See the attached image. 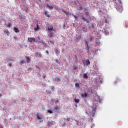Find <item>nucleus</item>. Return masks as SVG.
Returning <instances> with one entry per match:
<instances>
[{"instance_id": "f257e3e1", "label": "nucleus", "mask_w": 128, "mask_h": 128, "mask_svg": "<svg viewBox=\"0 0 128 128\" xmlns=\"http://www.w3.org/2000/svg\"><path fill=\"white\" fill-rule=\"evenodd\" d=\"M119 4H117L116 3H114V6H116V10L118 12H122V1L120 0H118Z\"/></svg>"}, {"instance_id": "f03ea898", "label": "nucleus", "mask_w": 128, "mask_h": 128, "mask_svg": "<svg viewBox=\"0 0 128 128\" xmlns=\"http://www.w3.org/2000/svg\"><path fill=\"white\" fill-rule=\"evenodd\" d=\"M28 42H30V44H34V42H36V40L34 38H30L28 37Z\"/></svg>"}, {"instance_id": "7ed1b4c3", "label": "nucleus", "mask_w": 128, "mask_h": 128, "mask_svg": "<svg viewBox=\"0 0 128 128\" xmlns=\"http://www.w3.org/2000/svg\"><path fill=\"white\" fill-rule=\"evenodd\" d=\"M81 96L84 98H88V92H84V94H82Z\"/></svg>"}, {"instance_id": "20e7f679", "label": "nucleus", "mask_w": 128, "mask_h": 128, "mask_svg": "<svg viewBox=\"0 0 128 128\" xmlns=\"http://www.w3.org/2000/svg\"><path fill=\"white\" fill-rule=\"evenodd\" d=\"M81 18H82V20H83V22H86L87 24H90V20L88 18H86L84 17V15H81Z\"/></svg>"}, {"instance_id": "39448f33", "label": "nucleus", "mask_w": 128, "mask_h": 128, "mask_svg": "<svg viewBox=\"0 0 128 128\" xmlns=\"http://www.w3.org/2000/svg\"><path fill=\"white\" fill-rule=\"evenodd\" d=\"M48 32L52 31V32H56V30H54V28H52V26H48Z\"/></svg>"}, {"instance_id": "423d86ee", "label": "nucleus", "mask_w": 128, "mask_h": 128, "mask_svg": "<svg viewBox=\"0 0 128 128\" xmlns=\"http://www.w3.org/2000/svg\"><path fill=\"white\" fill-rule=\"evenodd\" d=\"M48 34V36L50 38H52L54 36V33L52 32H49Z\"/></svg>"}, {"instance_id": "0eeeda50", "label": "nucleus", "mask_w": 128, "mask_h": 128, "mask_svg": "<svg viewBox=\"0 0 128 128\" xmlns=\"http://www.w3.org/2000/svg\"><path fill=\"white\" fill-rule=\"evenodd\" d=\"M103 32L106 36H108V34H110V32H108V30L106 29H104Z\"/></svg>"}, {"instance_id": "6e6552de", "label": "nucleus", "mask_w": 128, "mask_h": 128, "mask_svg": "<svg viewBox=\"0 0 128 128\" xmlns=\"http://www.w3.org/2000/svg\"><path fill=\"white\" fill-rule=\"evenodd\" d=\"M4 34L7 36H10V31L8 30H4Z\"/></svg>"}, {"instance_id": "1a4fd4ad", "label": "nucleus", "mask_w": 128, "mask_h": 128, "mask_svg": "<svg viewBox=\"0 0 128 128\" xmlns=\"http://www.w3.org/2000/svg\"><path fill=\"white\" fill-rule=\"evenodd\" d=\"M85 62L86 66H88V64H90V60H88V59H86Z\"/></svg>"}, {"instance_id": "9d476101", "label": "nucleus", "mask_w": 128, "mask_h": 128, "mask_svg": "<svg viewBox=\"0 0 128 128\" xmlns=\"http://www.w3.org/2000/svg\"><path fill=\"white\" fill-rule=\"evenodd\" d=\"M14 30L15 32H20V30H18V28L14 27Z\"/></svg>"}, {"instance_id": "9b49d317", "label": "nucleus", "mask_w": 128, "mask_h": 128, "mask_svg": "<svg viewBox=\"0 0 128 128\" xmlns=\"http://www.w3.org/2000/svg\"><path fill=\"white\" fill-rule=\"evenodd\" d=\"M86 44L85 45L86 46V50H90V46H88V42H86Z\"/></svg>"}, {"instance_id": "f8f14e48", "label": "nucleus", "mask_w": 128, "mask_h": 128, "mask_svg": "<svg viewBox=\"0 0 128 128\" xmlns=\"http://www.w3.org/2000/svg\"><path fill=\"white\" fill-rule=\"evenodd\" d=\"M30 56H26V62H28V64L30 62Z\"/></svg>"}, {"instance_id": "ddd939ff", "label": "nucleus", "mask_w": 128, "mask_h": 128, "mask_svg": "<svg viewBox=\"0 0 128 128\" xmlns=\"http://www.w3.org/2000/svg\"><path fill=\"white\" fill-rule=\"evenodd\" d=\"M44 14L47 18H50V15L48 14V11H45Z\"/></svg>"}, {"instance_id": "4468645a", "label": "nucleus", "mask_w": 128, "mask_h": 128, "mask_svg": "<svg viewBox=\"0 0 128 128\" xmlns=\"http://www.w3.org/2000/svg\"><path fill=\"white\" fill-rule=\"evenodd\" d=\"M35 56L38 58H42V55L38 52L35 54Z\"/></svg>"}, {"instance_id": "2eb2a0df", "label": "nucleus", "mask_w": 128, "mask_h": 128, "mask_svg": "<svg viewBox=\"0 0 128 128\" xmlns=\"http://www.w3.org/2000/svg\"><path fill=\"white\" fill-rule=\"evenodd\" d=\"M46 6L50 10H52L54 8V6H50L48 4H46Z\"/></svg>"}, {"instance_id": "dca6fc26", "label": "nucleus", "mask_w": 128, "mask_h": 128, "mask_svg": "<svg viewBox=\"0 0 128 128\" xmlns=\"http://www.w3.org/2000/svg\"><path fill=\"white\" fill-rule=\"evenodd\" d=\"M46 44V42H44V41L42 40H40L38 42V44Z\"/></svg>"}, {"instance_id": "f3484780", "label": "nucleus", "mask_w": 128, "mask_h": 128, "mask_svg": "<svg viewBox=\"0 0 128 128\" xmlns=\"http://www.w3.org/2000/svg\"><path fill=\"white\" fill-rule=\"evenodd\" d=\"M38 28H40L38 24H36V26L34 28V30H38Z\"/></svg>"}, {"instance_id": "a211bd4d", "label": "nucleus", "mask_w": 128, "mask_h": 128, "mask_svg": "<svg viewBox=\"0 0 128 128\" xmlns=\"http://www.w3.org/2000/svg\"><path fill=\"white\" fill-rule=\"evenodd\" d=\"M6 26L8 28H12V23L8 22V24H6Z\"/></svg>"}, {"instance_id": "6ab92c4d", "label": "nucleus", "mask_w": 128, "mask_h": 128, "mask_svg": "<svg viewBox=\"0 0 128 128\" xmlns=\"http://www.w3.org/2000/svg\"><path fill=\"white\" fill-rule=\"evenodd\" d=\"M72 120H74L75 122V124H76V126H78V120H76L75 119H72Z\"/></svg>"}, {"instance_id": "aec40b11", "label": "nucleus", "mask_w": 128, "mask_h": 128, "mask_svg": "<svg viewBox=\"0 0 128 128\" xmlns=\"http://www.w3.org/2000/svg\"><path fill=\"white\" fill-rule=\"evenodd\" d=\"M54 110H60V107L58 106H55Z\"/></svg>"}, {"instance_id": "412c9836", "label": "nucleus", "mask_w": 128, "mask_h": 128, "mask_svg": "<svg viewBox=\"0 0 128 128\" xmlns=\"http://www.w3.org/2000/svg\"><path fill=\"white\" fill-rule=\"evenodd\" d=\"M74 102L76 104H78V102H80V99H76V98H75Z\"/></svg>"}, {"instance_id": "4be33fe9", "label": "nucleus", "mask_w": 128, "mask_h": 128, "mask_svg": "<svg viewBox=\"0 0 128 128\" xmlns=\"http://www.w3.org/2000/svg\"><path fill=\"white\" fill-rule=\"evenodd\" d=\"M60 80V79L59 78H55V82H58Z\"/></svg>"}, {"instance_id": "5701e85b", "label": "nucleus", "mask_w": 128, "mask_h": 128, "mask_svg": "<svg viewBox=\"0 0 128 128\" xmlns=\"http://www.w3.org/2000/svg\"><path fill=\"white\" fill-rule=\"evenodd\" d=\"M84 78H88V74H84Z\"/></svg>"}, {"instance_id": "b1692460", "label": "nucleus", "mask_w": 128, "mask_h": 128, "mask_svg": "<svg viewBox=\"0 0 128 128\" xmlns=\"http://www.w3.org/2000/svg\"><path fill=\"white\" fill-rule=\"evenodd\" d=\"M24 62H26V60H22L20 62V64H24Z\"/></svg>"}, {"instance_id": "393cba45", "label": "nucleus", "mask_w": 128, "mask_h": 128, "mask_svg": "<svg viewBox=\"0 0 128 128\" xmlns=\"http://www.w3.org/2000/svg\"><path fill=\"white\" fill-rule=\"evenodd\" d=\"M85 14H86V16H89V18H90V13L88 12H85Z\"/></svg>"}, {"instance_id": "a878e982", "label": "nucleus", "mask_w": 128, "mask_h": 128, "mask_svg": "<svg viewBox=\"0 0 128 128\" xmlns=\"http://www.w3.org/2000/svg\"><path fill=\"white\" fill-rule=\"evenodd\" d=\"M73 68H74V70H78V66H76V64H74L73 66Z\"/></svg>"}, {"instance_id": "bb28decb", "label": "nucleus", "mask_w": 128, "mask_h": 128, "mask_svg": "<svg viewBox=\"0 0 128 128\" xmlns=\"http://www.w3.org/2000/svg\"><path fill=\"white\" fill-rule=\"evenodd\" d=\"M62 10L64 12H65L66 14H68V12L66 11H65L64 10L62 9Z\"/></svg>"}, {"instance_id": "cd10ccee", "label": "nucleus", "mask_w": 128, "mask_h": 128, "mask_svg": "<svg viewBox=\"0 0 128 128\" xmlns=\"http://www.w3.org/2000/svg\"><path fill=\"white\" fill-rule=\"evenodd\" d=\"M8 66H10V68L12 67V62H9L8 64Z\"/></svg>"}, {"instance_id": "c85d7f7f", "label": "nucleus", "mask_w": 128, "mask_h": 128, "mask_svg": "<svg viewBox=\"0 0 128 128\" xmlns=\"http://www.w3.org/2000/svg\"><path fill=\"white\" fill-rule=\"evenodd\" d=\"M50 44H54V42L50 41Z\"/></svg>"}, {"instance_id": "c756f323", "label": "nucleus", "mask_w": 128, "mask_h": 128, "mask_svg": "<svg viewBox=\"0 0 128 128\" xmlns=\"http://www.w3.org/2000/svg\"><path fill=\"white\" fill-rule=\"evenodd\" d=\"M48 112H49V114H52V110H48Z\"/></svg>"}, {"instance_id": "7c9ffc66", "label": "nucleus", "mask_w": 128, "mask_h": 128, "mask_svg": "<svg viewBox=\"0 0 128 128\" xmlns=\"http://www.w3.org/2000/svg\"><path fill=\"white\" fill-rule=\"evenodd\" d=\"M77 88H78V86H80V84L78 83H76L75 84Z\"/></svg>"}, {"instance_id": "2f4dec72", "label": "nucleus", "mask_w": 128, "mask_h": 128, "mask_svg": "<svg viewBox=\"0 0 128 128\" xmlns=\"http://www.w3.org/2000/svg\"><path fill=\"white\" fill-rule=\"evenodd\" d=\"M51 88H52V92H54V88H55L54 86H52Z\"/></svg>"}, {"instance_id": "473e14b6", "label": "nucleus", "mask_w": 128, "mask_h": 128, "mask_svg": "<svg viewBox=\"0 0 128 128\" xmlns=\"http://www.w3.org/2000/svg\"><path fill=\"white\" fill-rule=\"evenodd\" d=\"M65 120H67V122H70V118H66V119Z\"/></svg>"}, {"instance_id": "72a5a7b5", "label": "nucleus", "mask_w": 128, "mask_h": 128, "mask_svg": "<svg viewBox=\"0 0 128 128\" xmlns=\"http://www.w3.org/2000/svg\"><path fill=\"white\" fill-rule=\"evenodd\" d=\"M124 26H126V28H128V23H126V22H124Z\"/></svg>"}, {"instance_id": "f704fd0d", "label": "nucleus", "mask_w": 128, "mask_h": 128, "mask_svg": "<svg viewBox=\"0 0 128 128\" xmlns=\"http://www.w3.org/2000/svg\"><path fill=\"white\" fill-rule=\"evenodd\" d=\"M14 40H18V38L16 37V36H14Z\"/></svg>"}, {"instance_id": "c9c22d12", "label": "nucleus", "mask_w": 128, "mask_h": 128, "mask_svg": "<svg viewBox=\"0 0 128 128\" xmlns=\"http://www.w3.org/2000/svg\"><path fill=\"white\" fill-rule=\"evenodd\" d=\"M37 118L38 120H40V116L38 114H37Z\"/></svg>"}, {"instance_id": "e433bc0d", "label": "nucleus", "mask_w": 128, "mask_h": 128, "mask_svg": "<svg viewBox=\"0 0 128 128\" xmlns=\"http://www.w3.org/2000/svg\"><path fill=\"white\" fill-rule=\"evenodd\" d=\"M87 53L88 54H90V49H88L86 50Z\"/></svg>"}, {"instance_id": "4c0bfd02", "label": "nucleus", "mask_w": 128, "mask_h": 128, "mask_svg": "<svg viewBox=\"0 0 128 128\" xmlns=\"http://www.w3.org/2000/svg\"><path fill=\"white\" fill-rule=\"evenodd\" d=\"M74 18H76H76H78V16H76V15H74Z\"/></svg>"}, {"instance_id": "58836bf2", "label": "nucleus", "mask_w": 128, "mask_h": 128, "mask_svg": "<svg viewBox=\"0 0 128 128\" xmlns=\"http://www.w3.org/2000/svg\"><path fill=\"white\" fill-rule=\"evenodd\" d=\"M43 78H46V75H44L43 76H42Z\"/></svg>"}, {"instance_id": "ea45409f", "label": "nucleus", "mask_w": 128, "mask_h": 128, "mask_svg": "<svg viewBox=\"0 0 128 128\" xmlns=\"http://www.w3.org/2000/svg\"><path fill=\"white\" fill-rule=\"evenodd\" d=\"M46 54H49V52H48V50H46Z\"/></svg>"}, {"instance_id": "a19ab883", "label": "nucleus", "mask_w": 128, "mask_h": 128, "mask_svg": "<svg viewBox=\"0 0 128 128\" xmlns=\"http://www.w3.org/2000/svg\"><path fill=\"white\" fill-rule=\"evenodd\" d=\"M50 124H52V122H49L48 123V125L50 126Z\"/></svg>"}, {"instance_id": "79ce46f5", "label": "nucleus", "mask_w": 128, "mask_h": 128, "mask_svg": "<svg viewBox=\"0 0 128 128\" xmlns=\"http://www.w3.org/2000/svg\"><path fill=\"white\" fill-rule=\"evenodd\" d=\"M2 94L0 93V98H2Z\"/></svg>"}, {"instance_id": "37998d69", "label": "nucleus", "mask_w": 128, "mask_h": 128, "mask_svg": "<svg viewBox=\"0 0 128 128\" xmlns=\"http://www.w3.org/2000/svg\"><path fill=\"white\" fill-rule=\"evenodd\" d=\"M36 67L37 68H39V70H40V67H38V66H36Z\"/></svg>"}, {"instance_id": "c03bdc74", "label": "nucleus", "mask_w": 128, "mask_h": 128, "mask_svg": "<svg viewBox=\"0 0 128 128\" xmlns=\"http://www.w3.org/2000/svg\"><path fill=\"white\" fill-rule=\"evenodd\" d=\"M44 122V120H40V122Z\"/></svg>"}, {"instance_id": "a18cd8bd", "label": "nucleus", "mask_w": 128, "mask_h": 128, "mask_svg": "<svg viewBox=\"0 0 128 128\" xmlns=\"http://www.w3.org/2000/svg\"><path fill=\"white\" fill-rule=\"evenodd\" d=\"M58 100H57L56 101V104H58Z\"/></svg>"}, {"instance_id": "49530a36", "label": "nucleus", "mask_w": 128, "mask_h": 128, "mask_svg": "<svg viewBox=\"0 0 128 128\" xmlns=\"http://www.w3.org/2000/svg\"><path fill=\"white\" fill-rule=\"evenodd\" d=\"M82 7H80V9L82 10Z\"/></svg>"}, {"instance_id": "de8ad7c7", "label": "nucleus", "mask_w": 128, "mask_h": 128, "mask_svg": "<svg viewBox=\"0 0 128 128\" xmlns=\"http://www.w3.org/2000/svg\"><path fill=\"white\" fill-rule=\"evenodd\" d=\"M56 62H58V60H56Z\"/></svg>"}, {"instance_id": "09e8293b", "label": "nucleus", "mask_w": 128, "mask_h": 128, "mask_svg": "<svg viewBox=\"0 0 128 128\" xmlns=\"http://www.w3.org/2000/svg\"><path fill=\"white\" fill-rule=\"evenodd\" d=\"M46 0V2H48V0Z\"/></svg>"}, {"instance_id": "8fccbe9b", "label": "nucleus", "mask_w": 128, "mask_h": 128, "mask_svg": "<svg viewBox=\"0 0 128 128\" xmlns=\"http://www.w3.org/2000/svg\"><path fill=\"white\" fill-rule=\"evenodd\" d=\"M92 27H93V26H94V24H92Z\"/></svg>"}, {"instance_id": "3c124183", "label": "nucleus", "mask_w": 128, "mask_h": 128, "mask_svg": "<svg viewBox=\"0 0 128 128\" xmlns=\"http://www.w3.org/2000/svg\"><path fill=\"white\" fill-rule=\"evenodd\" d=\"M114 0V2H116V0Z\"/></svg>"}]
</instances>
